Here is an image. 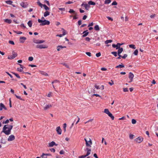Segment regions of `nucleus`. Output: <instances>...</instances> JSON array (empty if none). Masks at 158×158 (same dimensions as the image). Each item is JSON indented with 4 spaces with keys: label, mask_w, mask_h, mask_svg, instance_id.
<instances>
[{
    "label": "nucleus",
    "mask_w": 158,
    "mask_h": 158,
    "mask_svg": "<svg viewBox=\"0 0 158 158\" xmlns=\"http://www.w3.org/2000/svg\"><path fill=\"white\" fill-rule=\"evenodd\" d=\"M50 14V13L48 11H46L44 13V17H46L48 15H49Z\"/></svg>",
    "instance_id": "393cba45"
},
{
    "label": "nucleus",
    "mask_w": 158,
    "mask_h": 158,
    "mask_svg": "<svg viewBox=\"0 0 158 158\" xmlns=\"http://www.w3.org/2000/svg\"><path fill=\"white\" fill-rule=\"evenodd\" d=\"M131 123L133 124H135L136 123V121L134 119H132L131 120Z\"/></svg>",
    "instance_id": "c03bdc74"
},
{
    "label": "nucleus",
    "mask_w": 158,
    "mask_h": 158,
    "mask_svg": "<svg viewBox=\"0 0 158 158\" xmlns=\"http://www.w3.org/2000/svg\"><path fill=\"white\" fill-rule=\"evenodd\" d=\"M117 5V3L115 1L113 2L112 3V5H113V6L116 5Z\"/></svg>",
    "instance_id": "8fccbe9b"
},
{
    "label": "nucleus",
    "mask_w": 158,
    "mask_h": 158,
    "mask_svg": "<svg viewBox=\"0 0 158 158\" xmlns=\"http://www.w3.org/2000/svg\"><path fill=\"white\" fill-rule=\"evenodd\" d=\"M15 139V137L13 135H10L7 139L8 141H9L14 140Z\"/></svg>",
    "instance_id": "9b49d317"
},
{
    "label": "nucleus",
    "mask_w": 158,
    "mask_h": 158,
    "mask_svg": "<svg viewBox=\"0 0 158 158\" xmlns=\"http://www.w3.org/2000/svg\"><path fill=\"white\" fill-rule=\"evenodd\" d=\"M12 73L14 74L18 78H19V79H20V76L19 75L15 73Z\"/></svg>",
    "instance_id": "2f4dec72"
},
{
    "label": "nucleus",
    "mask_w": 158,
    "mask_h": 158,
    "mask_svg": "<svg viewBox=\"0 0 158 158\" xmlns=\"http://www.w3.org/2000/svg\"><path fill=\"white\" fill-rule=\"evenodd\" d=\"M108 115L111 118V119L112 120H114V117L113 115L112 114L110 113V112L108 114Z\"/></svg>",
    "instance_id": "5701e85b"
},
{
    "label": "nucleus",
    "mask_w": 158,
    "mask_h": 158,
    "mask_svg": "<svg viewBox=\"0 0 158 158\" xmlns=\"http://www.w3.org/2000/svg\"><path fill=\"white\" fill-rule=\"evenodd\" d=\"M94 29L96 31H99L100 30V28L98 25H96L94 27Z\"/></svg>",
    "instance_id": "b1692460"
},
{
    "label": "nucleus",
    "mask_w": 158,
    "mask_h": 158,
    "mask_svg": "<svg viewBox=\"0 0 158 158\" xmlns=\"http://www.w3.org/2000/svg\"><path fill=\"white\" fill-rule=\"evenodd\" d=\"M60 48H66V47L65 46H62L61 45H59L57 47V50L58 51H59L60 50Z\"/></svg>",
    "instance_id": "412c9836"
},
{
    "label": "nucleus",
    "mask_w": 158,
    "mask_h": 158,
    "mask_svg": "<svg viewBox=\"0 0 158 158\" xmlns=\"http://www.w3.org/2000/svg\"><path fill=\"white\" fill-rule=\"evenodd\" d=\"M41 74L42 75H44L45 76H48V75L47 73H45L44 71H41Z\"/></svg>",
    "instance_id": "c9c22d12"
},
{
    "label": "nucleus",
    "mask_w": 158,
    "mask_h": 158,
    "mask_svg": "<svg viewBox=\"0 0 158 158\" xmlns=\"http://www.w3.org/2000/svg\"><path fill=\"white\" fill-rule=\"evenodd\" d=\"M12 55H9L8 56V59H13L17 56V54L14 51L12 52Z\"/></svg>",
    "instance_id": "20e7f679"
},
{
    "label": "nucleus",
    "mask_w": 158,
    "mask_h": 158,
    "mask_svg": "<svg viewBox=\"0 0 158 158\" xmlns=\"http://www.w3.org/2000/svg\"><path fill=\"white\" fill-rule=\"evenodd\" d=\"M9 122V120L7 119L5 122H2V123L3 124H6V123H8Z\"/></svg>",
    "instance_id": "6e6d98bb"
},
{
    "label": "nucleus",
    "mask_w": 158,
    "mask_h": 158,
    "mask_svg": "<svg viewBox=\"0 0 158 158\" xmlns=\"http://www.w3.org/2000/svg\"><path fill=\"white\" fill-rule=\"evenodd\" d=\"M101 55V54L100 52H99L98 53H97L96 54V56L97 57H99Z\"/></svg>",
    "instance_id": "09e8293b"
},
{
    "label": "nucleus",
    "mask_w": 158,
    "mask_h": 158,
    "mask_svg": "<svg viewBox=\"0 0 158 158\" xmlns=\"http://www.w3.org/2000/svg\"><path fill=\"white\" fill-rule=\"evenodd\" d=\"M106 18L108 19L109 20H110L111 21H112L113 20V19L111 17L109 16H107L106 17Z\"/></svg>",
    "instance_id": "0e129e2a"
},
{
    "label": "nucleus",
    "mask_w": 158,
    "mask_h": 158,
    "mask_svg": "<svg viewBox=\"0 0 158 158\" xmlns=\"http://www.w3.org/2000/svg\"><path fill=\"white\" fill-rule=\"evenodd\" d=\"M138 52L137 49H136L134 51L133 54L135 55H137L138 54Z\"/></svg>",
    "instance_id": "79ce46f5"
},
{
    "label": "nucleus",
    "mask_w": 158,
    "mask_h": 158,
    "mask_svg": "<svg viewBox=\"0 0 158 158\" xmlns=\"http://www.w3.org/2000/svg\"><path fill=\"white\" fill-rule=\"evenodd\" d=\"M44 40H39V44H41L45 42Z\"/></svg>",
    "instance_id": "5fc2aeb1"
},
{
    "label": "nucleus",
    "mask_w": 158,
    "mask_h": 158,
    "mask_svg": "<svg viewBox=\"0 0 158 158\" xmlns=\"http://www.w3.org/2000/svg\"><path fill=\"white\" fill-rule=\"evenodd\" d=\"M123 44H120L119 43H118L117 44H113L112 45V47L114 48H116V49H118L119 48H120V46Z\"/></svg>",
    "instance_id": "0eeeda50"
},
{
    "label": "nucleus",
    "mask_w": 158,
    "mask_h": 158,
    "mask_svg": "<svg viewBox=\"0 0 158 158\" xmlns=\"http://www.w3.org/2000/svg\"><path fill=\"white\" fill-rule=\"evenodd\" d=\"M3 109H4L5 110H7L5 106L2 103H1L0 104V110H2Z\"/></svg>",
    "instance_id": "4468645a"
},
{
    "label": "nucleus",
    "mask_w": 158,
    "mask_h": 158,
    "mask_svg": "<svg viewBox=\"0 0 158 158\" xmlns=\"http://www.w3.org/2000/svg\"><path fill=\"white\" fill-rule=\"evenodd\" d=\"M88 3L89 5H95L96 4V3L95 2H94L92 1H89L88 2Z\"/></svg>",
    "instance_id": "a878e982"
},
{
    "label": "nucleus",
    "mask_w": 158,
    "mask_h": 158,
    "mask_svg": "<svg viewBox=\"0 0 158 158\" xmlns=\"http://www.w3.org/2000/svg\"><path fill=\"white\" fill-rule=\"evenodd\" d=\"M23 68H18L17 69V70L18 71L20 72H23Z\"/></svg>",
    "instance_id": "4c0bfd02"
},
{
    "label": "nucleus",
    "mask_w": 158,
    "mask_h": 158,
    "mask_svg": "<svg viewBox=\"0 0 158 158\" xmlns=\"http://www.w3.org/2000/svg\"><path fill=\"white\" fill-rule=\"evenodd\" d=\"M37 4L41 7H42L43 5L42 3H41L40 2V1L39 0L38 1V2H37Z\"/></svg>",
    "instance_id": "37998d69"
},
{
    "label": "nucleus",
    "mask_w": 158,
    "mask_h": 158,
    "mask_svg": "<svg viewBox=\"0 0 158 158\" xmlns=\"http://www.w3.org/2000/svg\"><path fill=\"white\" fill-rule=\"evenodd\" d=\"M6 2V3L9 5H11L13 2L10 0L7 1Z\"/></svg>",
    "instance_id": "58836bf2"
},
{
    "label": "nucleus",
    "mask_w": 158,
    "mask_h": 158,
    "mask_svg": "<svg viewBox=\"0 0 158 158\" xmlns=\"http://www.w3.org/2000/svg\"><path fill=\"white\" fill-rule=\"evenodd\" d=\"M127 56V55L126 54H125L123 56H122V58L123 59H125Z\"/></svg>",
    "instance_id": "13d9d810"
},
{
    "label": "nucleus",
    "mask_w": 158,
    "mask_h": 158,
    "mask_svg": "<svg viewBox=\"0 0 158 158\" xmlns=\"http://www.w3.org/2000/svg\"><path fill=\"white\" fill-rule=\"evenodd\" d=\"M94 86L97 89H100V88L99 87V86L98 85H97L96 84H95Z\"/></svg>",
    "instance_id": "052dcab7"
},
{
    "label": "nucleus",
    "mask_w": 158,
    "mask_h": 158,
    "mask_svg": "<svg viewBox=\"0 0 158 158\" xmlns=\"http://www.w3.org/2000/svg\"><path fill=\"white\" fill-rule=\"evenodd\" d=\"M123 91L124 92H127L128 91V88H124L123 89Z\"/></svg>",
    "instance_id": "3c124183"
},
{
    "label": "nucleus",
    "mask_w": 158,
    "mask_h": 158,
    "mask_svg": "<svg viewBox=\"0 0 158 158\" xmlns=\"http://www.w3.org/2000/svg\"><path fill=\"white\" fill-rule=\"evenodd\" d=\"M130 48H132L133 49H135L136 48L134 44H130L129 45Z\"/></svg>",
    "instance_id": "7c9ffc66"
},
{
    "label": "nucleus",
    "mask_w": 158,
    "mask_h": 158,
    "mask_svg": "<svg viewBox=\"0 0 158 158\" xmlns=\"http://www.w3.org/2000/svg\"><path fill=\"white\" fill-rule=\"evenodd\" d=\"M111 2V0H106L105 2V4H108L110 3Z\"/></svg>",
    "instance_id": "a19ab883"
},
{
    "label": "nucleus",
    "mask_w": 158,
    "mask_h": 158,
    "mask_svg": "<svg viewBox=\"0 0 158 158\" xmlns=\"http://www.w3.org/2000/svg\"><path fill=\"white\" fill-rule=\"evenodd\" d=\"M7 125H5L3 128L2 132H4L6 135H8L10 134L11 130L12 129L13 126L10 125L8 127Z\"/></svg>",
    "instance_id": "f257e3e1"
},
{
    "label": "nucleus",
    "mask_w": 158,
    "mask_h": 158,
    "mask_svg": "<svg viewBox=\"0 0 158 158\" xmlns=\"http://www.w3.org/2000/svg\"><path fill=\"white\" fill-rule=\"evenodd\" d=\"M134 77V75L131 72H130L129 73V78L130 80V81H129V82H131L133 81V79Z\"/></svg>",
    "instance_id": "6e6552de"
},
{
    "label": "nucleus",
    "mask_w": 158,
    "mask_h": 158,
    "mask_svg": "<svg viewBox=\"0 0 158 158\" xmlns=\"http://www.w3.org/2000/svg\"><path fill=\"white\" fill-rule=\"evenodd\" d=\"M50 150L51 152H54L55 151V149H54V148H52L51 149H50Z\"/></svg>",
    "instance_id": "338daca9"
},
{
    "label": "nucleus",
    "mask_w": 158,
    "mask_h": 158,
    "mask_svg": "<svg viewBox=\"0 0 158 158\" xmlns=\"http://www.w3.org/2000/svg\"><path fill=\"white\" fill-rule=\"evenodd\" d=\"M143 138L140 137H138L135 139V141L138 143H140L143 141Z\"/></svg>",
    "instance_id": "f8f14e48"
},
{
    "label": "nucleus",
    "mask_w": 158,
    "mask_h": 158,
    "mask_svg": "<svg viewBox=\"0 0 158 158\" xmlns=\"http://www.w3.org/2000/svg\"><path fill=\"white\" fill-rule=\"evenodd\" d=\"M118 51V55L120 54L123 51V48H119Z\"/></svg>",
    "instance_id": "f3484780"
},
{
    "label": "nucleus",
    "mask_w": 158,
    "mask_h": 158,
    "mask_svg": "<svg viewBox=\"0 0 158 158\" xmlns=\"http://www.w3.org/2000/svg\"><path fill=\"white\" fill-rule=\"evenodd\" d=\"M51 155L50 154H45L43 153L42 155H41V157H44V156H45V157H44V158H47V156H51Z\"/></svg>",
    "instance_id": "aec40b11"
},
{
    "label": "nucleus",
    "mask_w": 158,
    "mask_h": 158,
    "mask_svg": "<svg viewBox=\"0 0 158 158\" xmlns=\"http://www.w3.org/2000/svg\"><path fill=\"white\" fill-rule=\"evenodd\" d=\"M156 16V15L155 14H153L152 15H151L150 16V17L151 18H154L155 17V16Z\"/></svg>",
    "instance_id": "69168bd1"
},
{
    "label": "nucleus",
    "mask_w": 158,
    "mask_h": 158,
    "mask_svg": "<svg viewBox=\"0 0 158 158\" xmlns=\"http://www.w3.org/2000/svg\"><path fill=\"white\" fill-rule=\"evenodd\" d=\"M27 39L26 37H21L20 38L19 41L21 43H23Z\"/></svg>",
    "instance_id": "ddd939ff"
},
{
    "label": "nucleus",
    "mask_w": 158,
    "mask_h": 158,
    "mask_svg": "<svg viewBox=\"0 0 158 158\" xmlns=\"http://www.w3.org/2000/svg\"><path fill=\"white\" fill-rule=\"evenodd\" d=\"M33 42L36 44H39V40H33Z\"/></svg>",
    "instance_id": "864d4df0"
},
{
    "label": "nucleus",
    "mask_w": 158,
    "mask_h": 158,
    "mask_svg": "<svg viewBox=\"0 0 158 158\" xmlns=\"http://www.w3.org/2000/svg\"><path fill=\"white\" fill-rule=\"evenodd\" d=\"M36 48L40 49L46 48L48 47L45 45L38 44L36 46Z\"/></svg>",
    "instance_id": "39448f33"
},
{
    "label": "nucleus",
    "mask_w": 158,
    "mask_h": 158,
    "mask_svg": "<svg viewBox=\"0 0 158 158\" xmlns=\"http://www.w3.org/2000/svg\"><path fill=\"white\" fill-rule=\"evenodd\" d=\"M62 64L63 65H64L65 66V67H66L67 68H69V66L67 65L66 64H65V63H62L61 64Z\"/></svg>",
    "instance_id": "49530a36"
},
{
    "label": "nucleus",
    "mask_w": 158,
    "mask_h": 158,
    "mask_svg": "<svg viewBox=\"0 0 158 158\" xmlns=\"http://www.w3.org/2000/svg\"><path fill=\"white\" fill-rule=\"evenodd\" d=\"M20 5L23 7L26 8L27 7L28 4L27 2L25 3L23 2H22L20 3Z\"/></svg>",
    "instance_id": "1a4fd4ad"
},
{
    "label": "nucleus",
    "mask_w": 158,
    "mask_h": 158,
    "mask_svg": "<svg viewBox=\"0 0 158 158\" xmlns=\"http://www.w3.org/2000/svg\"><path fill=\"white\" fill-rule=\"evenodd\" d=\"M33 58L32 57H29L28 58V60L30 61H32L33 60Z\"/></svg>",
    "instance_id": "603ef678"
},
{
    "label": "nucleus",
    "mask_w": 158,
    "mask_h": 158,
    "mask_svg": "<svg viewBox=\"0 0 158 158\" xmlns=\"http://www.w3.org/2000/svg\"><path fill=\"white\" fill-rule=\"evenodd\" d=\"M66 124L65 123H64L63 124V128L64 129V132L66 131Z\"/></svg>",
    "instance_id": "a18cd8bd"
},
{
    "label": "nucleus",
    "mask_w": 158,
    "mask_h": 158,
    "mask_svg": "<svg viewBox=\"0 0 158 158\" xmlns=\"http://www.w3.org/2000/svg\"><path fill=\"white\" fill-rule=\"evenodd\" d=\"M28 25L30 27H31L32 25V22L31 20H30L27 23Z\"/></svg>",
    "instance_id": "c756f323"
},
{
    "label": "nucleus",
    "mask_w": 158,
    "mask_h": 158,
    "mask_svg": "<svg viewBox=\"0 0 158 158\" xmlns=\"http://www.w3.org/2000/svg\"><path fill=\"white\" fill-rule=\"evenodd\" d=\"M9 44H11L12 45H14L15 44L14 43L13 41L11 40H10L9 42Z\"/></svg>",
    "instance_id": "4d7b16f0"
},
{
    "label": "nucleus",
    "mask_w": 158,
    "mask_h": 158,
    "mask_svg": "<svg viewBox=\"0 0 158 158\" xmlns=\"http://www.w3.org/2000/svg\"><path fill=\"white\" fill-rule=\"evenodd\" d=\"M64 151L63 150H61L60 152V154H63L64 153Z\"/></svg>",
    "instance_id": "774afa93"
},
{
    "label": "nucleus",
    "mask_w": 158,
    "mask_h": 158,
    "mask_svg": "<svg viewBox=\"0 0 158 158\" xmlns=\"http://www.w3.org/2000/svg\"><path fill=\"white\" fill-rule=\"evenodd\" d=\"M57 82H58V81H57L56 80L54 81H53L52 82V84L53 87V88L55 90H56V89L55 88V87L54 86V85H53V83H57Z\"/></svg>",
    "instance_id": "c85d7f7f"
},
{
    "label": "nucleus",
    "mask_w": 158,
    "mask_h": 158,
    "mask_svg": "<svg viewBox=\"0 0 158 158\" xmlns=\"http://www.w3.org/2000/svg\"><path fill=\"white\" fill-rule=\"evenodd\" d=\"M104 112L107 114L110 112L108 109H104Z\"/></svg>",
    "instance_id": "f704fd0d"
},
{
    "label": "nucleus",
    "mask_w": 158,
    "mask_h": 158,
    "mask_svg": "<svg viewBox=\"0 0 158 158\" xmlns=\"http://www.w3.org/2000/svg\"><path fill=\"white\" fill-rule=\"evenodd\" d=\"M86 54L89 56H91V53L90 52H86Z\"/></svg>",
    "instance_id": "e2e57ef3"
},
{
    "label": "nucleus",
    "mask_w": 158,
    "mask_h": 158,
    "mask_svg": "<svg viewBox=\"0 0 158 158\" xmlns=\"http://www.w3.org/2000/svg\"><path fill=\"white\" fill-rule=\"evenodd\" d=\"M39 23H40V26H44L45 25H49L50 23V22L48 20L45 19L44 20H41L39 19L38 20Z\"/></svg>",
    "instance_id": "f03ea898"
},
{
    "label": "nucleus",
    "mask_w": 158,
    "mask_h": 158,
    "mask_svg": "<svg viewBox=\"0 0 158 158\" xmlns=\"http://www.w3.org/2000/svg\"><path fill=\"white\" fill-rule=\"evenodd\" d=\"M134 136V135H133L132 134H130V135H129V138L131 139H132L133 138Z\"/></svg>",
    "instance_id": "de8ad7c7"
},
{
    "label": "nucleus",
    "mask_w": 158,
    "mask_h": 158,
    "mask_svg": "<svg viewBox=\"0 0 158 158\" xmlns=\"http://www.w3.org/2000/svg\"><path fill=\"white\" fill-rule=\"evenodd\" d=\"M59 9L61 11H64L65 10V8H59Z\"/></svg>",
    "instance_id": "bf43d9fd"
},
{
    "label": "nucleus",
    "mask_w": 158,
    "mask_h": 158,
    "mask_svg": "<svg viewBox=\"0 0 158 158\" xmlns=\"http://www.w3.org/2000/svg\"><path fill=\"white\" fill-rule=\"evenodd\" d=\"M86 150L87 151L86 154L85 155H83L80 156H79L78 158H85L90 154L91 150L88 148H86Z\"/></svg>",
    "instance_id": "7ed1b4c3"
},
{
    "label": "nucleus",
    "mask_w": 158,
    "mask_h": 158,
    "mask_svg": "<svg viewBox=\"0 0 158 158\" xmlns=\"http://www.w3.org/2000/svg\"><path fill=\"white\" fill-rule=\"evenodd\" d=\"M52 107L51 105H46L44 107V110H46Z\"/></svg>",
    "instance_id": "dca6fc26"
},
{
    "label": "nucleus",
    "mask_w": 158,
    "mask_h": 158,
    "mask_svg": "<svg viewBox=\"0 0 158 158\" xmlns=\"http://www.w3.org/2000/svg\"><path fill=\"white\" fill-rule=\"evenodd\" d=\"M56 130L57 133L59 135L61 134L62 130L60 127H58L56 128Z\"/></svg>",
    "instance_id": "9d476101"
},
{
    "label": "nucleus",
    "mask_w": 158,
    "mask_h": 158,
    "mask_svg": "<svg viewBox=\"0 0 158 158\" xmlns=\"http://www.w3.org/2000/svg\"><path fill=\"white\" fill-rule=\"evenodd\" d=\"M112 42V40H107L105 41V44H107L109 43H111Z\"/></svg>",
    "instance_id": "72a5a7b5"
},
{
    "label": "nucleus",
    "mask_w": 158,
    "mask_h": 158,
    "mask_svg": "<svg viewBox=\"0 0 158 158\" xmlns=\"http://www.w3.org/2000/svg\"><path fill=\"white\" fill-rule=\"evenodd\" d=\"M16 96V97L18 99H20V100H23V101H24V100L23 99L20 97V96H18V95H16V94H14Z\"/></svg>",
    "instance_id": "ea45409f"
},
{
    "label": "nucleus",
    "mask_w": 158,
    "mask_h": 158,
    "mask_svg": "<svg viewBox=\"0 0 158 158\" xmlns=\"http://www.w3.org/2000/svg\"><path fill=\"white\" fill-rule=\"evenodd\" d=\"M44 9L46 10H49V8L46 5L44 4L43 5Z\"/></svg>",
    "instance_id": "473e14b6"
},
{
    "label": "nucleus",
    "mask_w": 158,
    "mask_h": 158,
    "mask_svg": "<svg viewBox=\"0 0 158 158\" xmlns=\"http://www.w3.org/2000/svg\"><path fill=\"white\" fill-rule=\"evenodd\" d=\"M4 21L6 23L9 24L11 23L12 22V20L11 19H6L4 20Z\"/></svg>",
    "instance_id": "4be33fe9"
},
{
    "label": "nucleus",
    "mask_w": 158,
    "mask_h": 158,
    "mask_svg": "<svg viewBox=\"0 0 158 158\" xmlns=\"http://www.w3.org/2000/svg\"><path fill=\"white\" fill-rule=\"evenodd\" d=\"M54 145L57 146V144H56L55 143L54 141H52L48 143V146L49 147H52Z\"/></svg>",
    "instance_id": "2eb2a0df"
},
{
    "label": "nucleus",
    "mask_w": 158,
    "mask_h": 158,
    "mask_svg": "<svg viewBox=\"0 0 158 158\" xmlns=\"http://www.w3.org/2000/svg\"><path fill=\"white\" fill-rule=\"evenodd\" d=\"M85 39L86 41L88 42H89L90 40V39L88 37H86Z\"/></svg>",
    "instance_id": "680f3d73"
},
{
    "label": "nucleus",
    "mask_w": 158,
    "mask_h": 158,
    "mask_svg": "<svg viewBox=\"0 0 158 158\" xmlns=\"http://www.w3.org/2000/svg\"><path fill=\"white\" fill-rule=\"evenodd\" d=\"M111 54L114 55L115 56H117V53L116 52H111Z\"/></svg>",
    "instance_id": "e433bc0d"
},
{
    "label": "nucleus",
    "mask_w": 158,
    "mask_h": 158,
    "mask_svg": "<svg viewBox=\"0 0 158 158\" xmlns=\"http://www.w3.org/2000/svg\"><path fill=\"white\" fill-rule=\"evenodd\" d=\"M83 34H84L82 35V37H85L87 35L89 34V32H88V30L85 31L83 32Z\"/></svg>",
    "instance_id": "6ab92c4d"
},
{
    "label": "nucleus",
    "mask_w": 158,
    "mask_h": 158,
    "mask_svg": "<svg viewBox=\"0 0 158 158\" xmlns=\"http://www.w3.org/2000/svg\"><path fill=\"white\" fill-rule=\"evenodd\" d=\"M124 65L123 64H119L117 66H116L115 68H124Z\"/></svg>",
    "instance_id": "bb28decb"
},
{
    "label": "nucleus",
    "mask_w": 158,
    "mask_h": 158,
    "mask_svg": "<svg viewBox=\"0 0 158 158\" xmlns=\"http://www.w3.org/2000/svg\"><path fill=\"white\" fill-rule=\"evenodd\" d=\"M69 12L70 13H73L74 15H77V13L73 9H70Z\"/></svg>",
    "instance_id": "a211bd4d"
},
{
    "label": "nucleus",
    "mask_w": 158,
    "mask_h": 158,
    "mask_svg": "<svg viewBox=\"0 0 158 158\" xmlns=\"http://www.w3.org/2000/svg\"><path fill=\"white\" fill-rule=\"evenodd\" d=\"M85 141L86 146L87 147H91V145L92 144V142L91 139H89V143H88V141L85 138Z\"/></svg>",
    "instance_id": "423d86ee"
},
{
    "label": "nucleus",
    "mask_w": 158,
    "mask_h": 158,
    "mask_svg": "<svg viewBox=\"0 0 158 158\" xmlns=\"http://www.w3.org/2000/svg\"><path fill=\"white\" fill-rule=\"evenodd\" d=\"M84 7L86 10H88L89 8L90 7V6L87 4H85L84 5Z\"/></svg>",
    "instance_id": "cd10ccee"
}]
</instances>
